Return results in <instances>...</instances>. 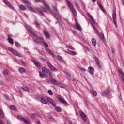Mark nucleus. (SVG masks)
<instances>
[{"label":"nucleus","instance_id":"nucleus-10","mask_svg":"<svg viewBox=\"0 0 124 124\" xmlns=\"http://www.w3.org/2000/svg\"><path fill=\"white\" fill-rule=\"evenodd\" d=\"M87 15L89 18H90V19L91 20L92 25L93 26V25H96V22H95V20H94L93 18V16H92V15H91V14H88Z\"/></svg>","mask_w":124,"mask_h":124},{"label":"nucleus","instance_id":"nucleus-52","mask_svg":"<svg viewBox=\"0 0 124 124\" xmlns=\"http://www.w3.org/2000/svg\"><path fill=\"white\" fill-rule=\"evenodd\" d=\"M49 54L50 55V56H52V57H54L55 56V54H54V53H53V52H52V51L50 52Z\"/></svg>","mask_w":124,"mask_h":124},{"label":"nucleus","instance_id":"nucleus-47","mask_svg":"<svg viewBox=\"0 0 124 124\" xmlns=\"http://www.w3.org/2000/svg\"><path fill=\"white\" fill-rule=\"evenodd\" d=\"M4 96L5 97H6V99H7V100H10V98H9V96H8V95L5 94Z\"/></svg>","mask_w":124,"mask_h":124},{"label":"nucleus","instance_id":"nucleus-51","mask_svg":"<svg viewBox=\"0 0 124 124\" xmlns=\"http://www.w3.org/2000/svg\"><path fill=\"white\" fill-rule=\"evenodd\" d=\"M75 4L76 7H77V8H80V6L78 4V3L76 2V1L75 2Z\"/></svg>","mask_w":124,"mask_h":124},{"label":"nucleus","instance_id":"nucleus-41","mask_svg":"<svg viewBox=\"0 0 124 124\" xmlns=\"http://www.w3.org/2000/svg\"><path fill=\"white\" fill-rule=\"evenodd\" d=\"M36 118V114L35 113H32L31 116V118L33 120H34Z\"/></svg>","mask_w":124,"mask_h":124},{"label":"nucleus","instance_id":"nucleus-34","mask_svg":"<svg viewBox=\"0 0 124 124\" xmlns=\"http://www.w3.org/2000/svg\"><path fill=\"white\" fill-rule=\"evenodd\" d=\"M91 92L94 95V96H96V95H97V93H96V91H95L94 90H91Z\"/></svg>","mask_w":124,"mask_h":124},{"label":"nucleus","instance_id":"nucleus-38","mask_svg":"<svg viewBox=\"0 0 124 124\" xmlns=\"http://www.w3.org/2000/svg\"><path fill=\"white\" fill-rule=\"evenodd\" d=\"M30 33L31 34V35H33V36H34V37H36L37 38V34H36L35 33L33 32V31H31V32H30Z\"/></svg>","mask_w":124,"mask_h":124},{"label":"nucleus","instance_id":"nucleus-32","mask_svg":"<svg viewBox=\"0 0 124 124\" xmlns=\"http://www.w3.org/2000/svg\"><path fill=\"white\" fill-rule=\"evenodd\" d=\"M57 58H58V60H59V61H60V62H62H62H64L63 60L62 59V57L61 56L58 55Z\"/></svg>","mask_w":124,"mask_h":124},{"label":"nucleus","instance_id":"nucleus-12","mask_svg":"<svg viewBox=\"0 0 124 124\" xmlns=\"http://www.w3.org/2000/svg\"><path fill=\"white\" fill-rule=\"evenodd\" d=\"M50 82L52 84H54V85H56V86H60V85H61V83H60L59 81H57V80L54 78L50 79Z\"/></svg>","mask_w":124,"mask_h":124},{"label":"nucleus","instance_id":"nucleus-19","mask_svg":"<svg viewBox=\"0 0 124 124\" xmlns=\"http://www.w3.org/2000/svg\"><path fill=\"white\" fill-rule=\"evenodd\" d=\"M74 28L77 30H78V31H81V25H80L77 22H76V25L74 26Z\"/></svg>","mask_w":124,"mask_h":124},{"label":"nucleus","instance_id":"nucleus-62","mask_svg":"<svg viewBox=\"0 0 124 124\" xmlns=\"http://www.w3.org/2000/svg\"><path fill=\"white\" fill-rule=\"evenodd\" d=\"M81 70H82V71H86V69L84 68H81Z\"/></svg>","mask_w":124,"mask_h":124},{"label":"nucleus","instance_id":"nucleus-36","mask_svg":"<svg viewBox=\"0 0 124 124\" xmlns=\"http://www.w3.org/2000/svg\"><path fill=\"white\" fill-rule=\"evenodd\" d=\"M15 44L16 47H17V48L21 47V45L18 42H15Z\"/></svg>","mask_w":124,"mask_h":124},{"label":"nucleus","instance_id":"nucleus-58","mask_svg":"<svg viewBox=\"0 0 124 124\" xmlns=\"http://www.w3.org/2000/svg\"><path fill=\"white\" fill-rule=\"evenodd\" d=\"M112 52L113 54H115V49L113 48V47L111 48Z\"/></svg>","mask_w":124,"mask_h":124},{"label":"nucleus","instance_id":"nucleus-9","mask_svg":"<svg viewBox=\"0 0 124 124\" xmlns=\"http://www.w3.org/2000/svg\"><path fill=\"white\" fill-rule=\"evenodd\" d=\"M3 2H4L5 4L7 5V6H8L9 8H11V9H12V10H15L14 7H13L10 3L8 2L7 0H3Z\"/></svg>","mask_w":124,"mask_h":124},{"label":"nucleus","instance_id":"nucleus-43","mask_svg":"<svg viewBox=\"0 0 124 124\" xmlns=\"http://www.w3.org/2000/svg\"><path fill=\"white\" fill-rule=\"evenodd\" d=\"M23 91H24L25 92H29V89L27 87H23L22 88Z\"/></svg>","mask_w":124,"mask_h":124},{"label":"nucleus","instance_id":"nucleus-6","mask_svg":"<svg viewBox=\"0 0 124 124\" xmlns=\"http://www.w3.org/2000/svg\"><path fill=\"white\" fill-rule=\"evenodd\" d=\"M34 42H36L37 44H40L41 42L43 43L44 39L41 37H37L36 39L34 40Z\"/></svg>","mask_w":124,"mask_h":124},{"label":"nucleus","instance_id":"nucleus-35","mask_svg":"<svg viewBox=\"0 0 124 124\" xmlns=\"http://www.w3.org/2000/svg\"><path fill=\"white\" fill-rule=\"evenodd\" d=\"M22 121L24 122L25 124H30V120H27L25 118H23Z\"/></svg>","mask_w":124,"mask_h":124},{"label":"nucleus","instance_id":"nucleus-16","mask_svg":"<svg viewBox=\"0 0 124 124\" xmlns=\"http://www.w3.org/2000/svg\"><path fill=\"white\" fill-rule=\"evenodd\" d=\"M65 52L67 53V54H69V55H71L72 56H75V55H77V53L74 51H72L69 49L65 50Z\"/></svg>","mask_w":124,"mask_h":124},{"label":"nucleus","instance_id":"nucleus-15","mask_svg":"<svg viewBox=\"0 0 124 124\" xmlns=\"http://www.w3.org/2000/svg\"><path fill=\"white\" fill-rule=\"evenodd\" d=\"M79 115L81 117L84 122H86V121H87V117H86V114H85L84 112H83L82 111H79Z\"/></svg>","mask_w":124,"mask_h":124},{"label":"nucleus","instance_id":"nucleus-26","mask_svg":"<svg viewBox=\"0 0 124 124\" xmlns=\"http://www.w3.org/2000/svg\"><path fill=\"white\" fill-rule=\"evenodd\" d=\"M98 6L100 7V9H101V10L103 12H105V10H104V8L103 7V6H102V5H101V3H98Z\"/></svg>","mask_w":124,"mask_h":124},{"label":"nucleus","instance_id":"nucleus-1","mask_svg":"<svg viewBox=\"0 0 124 124\" xmlns=\"http://www.w3.org/2000/svg\"><path fill=\"white\" fill-rule=\"evenodd\" d=\"M66 2L67 4V5L69 6L70 10L72 11L75 17H77V12L76 11V10L73 6V5H72L70 1H69V0H66Z\"/></svg>","mask_w":124,"mask_h":124},{"label":"nucleus","instance_id":"nucleus-64","mask_svg":"<svg viewBox=\"0 0 124 124\" xmlns=\"http://www.w3.org/2000/svg\"><path fill=\"white\" fill-rule=\"evenodd\" d=\"M68 123L69 124H72V122H71V121H69Z\"/></svg>","mask_w":124,"mask_h":124},{"label":"nucleus","instance_id":"nucleus-4","mask_svg":"<svg viewBox=\"0 0 124 124\" xmlns=\"http://www.w3.org/2000/svg\"><path fill=\"white\" fill-rule=\"evenodd\" d=\"M8 49V51H10V52H11V53H12L13 54H15V55L17 56V57H19L20 58H22L23 57V56H22L21 53H20L17 51H16V50L11 47H9Z\"/></svg>","mask_w":124,"mask_h":124},{"label":"nucleus","instance_id":"nucleus-56","mask_svg":"<svg viewBox=\"0 0 124 124\" xmlns=\"http://www.w3.org/2000/svg\"><path fill=\"white\" fill-rule=\"evenodd\" d=\"M46 52H47L48 53H49H49L51 52V50H50V49H49V48H46Z\"/></svg>","mask_w":124,"mask_h":124},{"label":"nucleus","instance_id":"nucleus-40","mask_svg":"<svg viewBox=\"0 0 124 124\" xmlns=\"http://www.w3.org/2000/svg\"><path fill=\"white\" fill-rule=\"evenodd\" d=\"M93 59L94 60H95L96 62H99V59H98V58H97V57H96V56L95 55L93 56Z\"/></svg>","mask_w":124,"mask_h":124},{"label":"nucleus","instance_id":"nucleus-17","mask_svg":"<svg viewBox=\"0 0 124 124\" xmlns=\"http://www.w3.org/2000/svg\"><path fill=\"white\" fill-rule=\"evenodd\" d=\"M39 99L40 102H41L42 103H43V104H48V102H47L46 100H45V98H44V97L43 96L40 97L39 98Z\"/></svg>","mask_w":124,"mask_h":124},{"label":"nucleus","instance_id":"nucleus-33","mask_svg":"<svg viewBox=\"0 0 124 124\" xmlns=\"http://www.w3.org/2000/svg\"><path fill=\"white\" fill-rule=\"evenodd\" d=\"M19 9L20 10H26V7L23 5H20L19 6Z\"/></svg>","mask_w":124,"mask_h":124},{"label":"nucleus","instance_id":"nucleus-18","mask_svg":"<svg viewBox=\"0 0 124 124\" xmlns=\"http://www.w3.org/2000/svg\"><path fill=\"white\" fill-rule=\"evenodd\" d=\"M43 32L45 35V36H46V37L47 38V39H50L51 38V36L50 35V34L48 33V32H47L46 31H44Z\"/></svg>","mask_w":124,"mask_h":124},{"label":"nucleus","instance_id":"nucleus-21","mask_svg":"<svg viewBox=\"0 0 124 124\" xmlns=\"http://www.w3.org/2000/svg\"><path fill=\"white\" fill-rule=\"evenodd\" d=\"M33 63L36 65L37 67H39V68H40V67H41V64H40V63L38 62L37 61L35 60L33 61Z\"/></svg>","mask_w":124,"mask_h":124},{"label":"nucleus","instance_id":"nucleus-50","mask_svg":"<svg viewBox=\"0 0 124 124\" xmlns=\"http://www.w3.org/2000/svg\"><path fill=\"white\" fill-rule=\"evenodd\" d=\"M66 47L67 48H69V49H71V50H74V48L73 47H72V46H70L67 45Z\"/></svg>","mask_w":124,"mask_h":124},{"label":"nucleus","instance_id":"nucleus-27","mask_svg":"<svg viewBox=\"0 0 124 124\" xmlns=\"http://www.w3.org/2000/svg\"><path fill=\"white\" fill-rule=\"evenodd\" d=\"M10 108L11 109V110H13V111H17V108H16V107L11 105L10 106Z\"/></svg>","mask_w":124,"mask_h":124},{"label":"nucleus","instance_id":"nucleus-37","mask_svg":"<svg viewBox=\"0 0 124 124\" xmlns=\"http://www.w3.org/2000/svg\"><path fill=\"white\" fill-rule=\"evenodd\" d=\"M24 3H26V4H29V5H31V2H29L28 0H21Z\"/></svg>","mask_w":124,"mask_h":124},{"label":"nucleus","instance_id":"nucleus-14","mask_svg":"<svg viewBox=\"0 0 124 124\" xmlns=\"http://www.w3.org/2000/svg\"><path fill=\"white\" fill-rule=\"evenodd\" d=\"M108 94H110V90L107 89L105 91L101 93V95L102 96H107Z\"/></svg>","mask_w":124,"mask_h":124},{"label":"nucleus","instance_id":"nucleus-28","mask_svg":"<svg viewBox=\"0 0 124 124\" xmlns=\"http://www.w3.org/2000/svg\"><path fill=\"white\" fill-rule=\"evenodd\" d=\"M92 42L93 46H96L97 43H96V40H95V39L94 38L92 39Z\"/></svg>","mask_w":124,"mask_h":124},{"label":"nucleus","instance_id":"nucleus-44","mask_svg":"<svg viewBox=\"0 0 124 124\" xmlns=\"http://www.w3.org/2000/svg\"><path fill=\"white\" fill-rule=\"evenodd\" d=\"M35 24L36 27H38L39 28H40V24H39L37 21H35Z\"/></svg>","mask_w":124,"mask_h":124},{"label":"nucleus","instance_id":"nucleus-25","mask_svg":"<svg viewBox=\"0 0 124 124\" xmlns=\"http://www.w3.org/2000/svg\"><path fill=\"white\" fill-rule=\"evenodd\" d=\"M55 110L56 111V112H62V108H61L60 107H56Z\"/></svg>","mask_w":124,"mask_h":124},{"label":"nucleus","instance_id":"nucleus-29","mask_svg":"<svg viewBox=\"0 0 124 124\" xmlns=\"http://www.w3.org/2000/svg\"><path fill=\"white\" fill-rule=\"evenodd\" d=\"M95 25H96V24H93V25H92V26L93 27V28L94 29V31L95 32V34H98V30H97L96 28H95Z\"/></svg>","mask_w":124,"mask_h":124},{"label":"nucleus","instance_id":"nucleus-8","mask_svg":"<svg viewBox=\"0 0 124 124\" xmlns=\"http://www.w3.org/2000/svg\"><path fill=\"white\" fill-rule=\"evenodd\" d=\"M46 100L48 101V102H49L50 104L53 106V107H56V102H54L53 100H52V98L50 97H47L46 98Z\"/></svg>","mask_w":124,"mask_h":124},{"label":"nucleus","instance_id":"nucleus-46","mask_svg":"<svg viewBox=\"0 0 124 124\" xmlns=\"http://www.w3.org/2000/svg\"><path fill=\"white\" fill-rule=\"evenodd\" d=\"M43 43L44 46H45V47H46V48H48V47H49V46L48 45V44H47V43H45V42H44V41Z\"/></svg>","mask_w":124,"mask_h":124},{"label":"nucleus","instance_id":"nucleus-59","mask_svg":"<svg viewBox=\"0 0 124 124\" xmlns=\"http://www.w3.org/2000/svg\"><path fill=\"white\" fill-rule=\"evenodd\" d=\"M37 124H41V123H40V121H39V120H37Z\"/></svg>","mask_w":124,"mask_h":124},{"label":"nucleus","instance_id":"nucleus-54","mask_svg":"<svg viewBox=\"0 0 124 124\" xmlns=\"http://www.w3.org/2000/svg\"><path fill=\"white\" fill-rule=\"evenodd\" d=\"M85 50H86V51H90V48H89V47H88L87 46H85Z\"/></svg>","mask_w":124,"mask_h":124},{"label":"nucleus","instance_id":"nucleus-42","mask_svg":"<svg viewBox=\"0 0 124 124\" xmlns=\"http://www.w3.org/2000/svg\"><path fill=\"white\" fill-rule=\"evenodd\" d=\"M25 28H26L27 31L30 32V33L31 32V31H31V29L30 28H29V26H28L27 25L25 26Z\"/></svg>","mask_w":124,"mask_h":124},{"label":"nucleus","instance_id":"nucleus-7","mask_svg":"<svg viewBox=\"0 0 124 124\" xmlns=\"http://www.w3.org/2000/svg\"><path fill=\"white\" fill-rule=\"evenodd\" d=\"M58 100L61 102V103H62L63 104H67V102H66L65 100H64V98H63V97L58 95Z\"/></svg>","mask_w":124,"mask_h":124},{"label":"nucleus","instance_id":"nucleus-57","mask_svg":"<svg viewBox=\"0 0 124 124\" xmlns=\"http://www.w3.org/2000/svg\"><path fill=\"white\" fill-rule=\"evenodd\" d=\"M48 119H49L50 120L53 119V117L52 116V115H48Z\"/></svg>","mask_w":124,"mask_h":124},{"label":"nucleus","instance_id":"nucleus-11","mask_svg":"<svg viewBox=\"0 0 124 124\" xmlns=\"http://www.w3.org/2000/svg\"><path fill=\"white\" fill-rule=\"evenodd\" d=\"M112 17L114 24L116 28H117L118 24H117V15L116 14V13H113Z\"/></svg>","mask_w":124,"mask_h":124},{"label":"nucleus","instance_id":"nucleus-63","mask_svg":"<svg viewBox=\"0 0 124 124\" xmlns=\"http://www.w3.org/2000/svg\"><path fill=\"white\" fill-rule=\"evenodd\" d=\"M0 85H3V82L1 81H0Z\"/></svg>","mask_w":124,"mask_h":124},{"label":"nucleus","instance_id":"nucleus-61","mask_svg":"<svg viewBox=\"0 0 124 124\" xmlns=\"http://www.w3.org/2000/svg\"><path fill=\"white\" fill-rule=\"evenodd\" d=\"M0 124H3V122H2V120H1V119H0Z\"/></svg>","mask_w":124,"mask_h":124},{"label":"nucleus","instance_id":"nucleus-48","mask_svg":"<svg viewBox=\"0 0 124 124\" xmlns=\"http://www.w3.org/2000/svg\"><path fill=\"white\" fill-rule=\"evenodd\" d=\"M39 75H40V77H42V78L45 77V75H44V74H43V73H42L40 72Z\"/></svg>","mask_w":124,"mask_h":124},{"label":"nucleus","instance_id":"nucleus-60","mask_svg":"<svg viewBox=\"0 0 124 124\" xmlns=\"http://www.w3.org/2000/svg\"><path fill=\"white\" fill-rule=\"evenodd\" d=\"M66 75H67L68 76H71V74H70L69 72H67V73H66Z\"/></svg>","mask_w":124,"mask_h":124},{"label":"nucleus","instance_id":"nucleus-39","mask_svg":"<svg viewBox=\"0 0 124 124\" xmlns=\"http://www.w3.org/2000/svg\"><path fill=\"white\" fill-rule=\"evenodd\" d=\"M3 73L5 75H8V73H9V71H8V70H7L5 69L3 71Z\"/></svg>","mask_w":124,"mask_h":124},{"label":"nucleus","instance_id":"nucleus-24","mask_svg":"<svg viewBox=\"0 0 124 124\" xmlns=\"http://www.w3.org/2000/svg\"><path fill=\"white\" fill-rule=\"evenodd\" d=\"M18 71L20 73H24V72H26V69L24 68L21 67L18 69Z\"/></svg>","mask_w":124,"mask_h":124},{"label":"nucleus","instance_id":"nucleus-5","mask_svg":"<svg viewBox=\"0 0 124 124\" xmlns=\"http://www.w3.org/2000/svg\"><path fill=\"white\" fill-rule=\"evenodd\" d=\"M37 9L38 11V12L41 14V15H44V13H46L47 12V9L43 7L41 8H37Z\"/></svg>","mask_w":124,"mask_h":124},{"label":"nucleus","instance_id":"nucleus-45","mask_svg":"<svg viewBox=\"0 0 124 124\" xmlns=\"http://www.w3.org/2000/svg\"><path fill=\"white\" fill-rule=\"evenodd\" d=\"M96 63L98 67H99V68H101V65H100V63H99V61H98V62H96Z\"/></svg>","mask_w":124,"mask_h":124},{"label":"nucleus","instance_id":"nucleus-55","mask_svg":"<svg viewBox=\"0 0 124 124\" xmlns=\"http://www.w3.org/2000/svg\"><path fill=\"white\" fill-rule=\"evenodd\" d=\"M53 8L54 10H55V11L57 12V7L53 6ZM57 13H58V12H57Z\"/></svg>","mask_w":124,"mask_h":124},{"label":"nucleus","instance_id":"nucleus-13","mask_svg":"<svg viewBox=\"0 0 124 124\" xmlns=\"http://www.w3.org/2000/svg\"><path fill=\"white\" fill-rule=\"evenodd\" d=\"M46 64L48 65V66L50 67L51 70H52V71H58V69H57V68H56L54 66H53V65H52V64H51L50 62H47Z\"/></svg>","mask_w":124,"mask_h":124},{"label":"nucleus","instance_id":"nucleus-22","mask_svg":"<svg viewBox=\"0 0 124 124\" xmlns=\"http://www.w3.org/2000/svg\"><path fill=\"white\" fill-rule=\"evenodd\" d=\"M89 69V72L90 74H93V71L94 70V69L93 67H89L88 68Z\"/></svg>","mask_w":124,"mask_h":124},{"label":"nucleus","instance_id":"nucleus-3","mask_svg":"<svg viewBox=\"0 0 124 124\" xmlns=\"http://www.w3.org/2000/svg\"><path fill=\"white\" fill-rule=\"evenodd\" d=\"M42 71L45 76H46L48 78H51V72H50V71H49L47 68L43 67L42 68Z\"/></svg>","mask_w":124,"mask_h":124},{"label":"nucleus","instance_id":"nucleus-53","mask_svg":"<svg viewBox=\"0 0 124 124\" xmlns=\"http://www.w3.org/2000/svg\"><path fill=\"white\" fill-rule=\"evenodd\" d=\"M17 119H18L19 120H22L23 121V119H24V118H22V117H21V116L18 115L17 116Z\"/></svg>","mask_w":124,"mask_h":124},{"label":"nucleus","instance_id":"nucleus-2","mask_svg":"<svg viewBox=\"0 0 124 124\" xmlns=\"http://www.w3.org/2000/svg\"><path fill=\"white\" fill-rule=\"evenodd\" d=\"M44 6L46 7V9H48V10H49V11H50L51 12V13H52V15L54 16V18H55V19L56 20H59V18H58V16L57 15L56 13L54 12V11H53V10H52L50 9V7L48 5V4H47V3L46 2H44Z\"/></svg>","mask_w":124,"mask_h":124},{"label":"nucleus","instance_id":"nucleus-30","mask_svg":"<svg viewBox=\"0 0 124 124\" xmlns=\"http://www.w3.org/2000/svg\"><path fill=\"white\" fill-rule=\"evenodd\" d=\"M29 8L31 10V11H32V12H34V13H36V12H37V11L36 10L33 9V8L31 7H29Z\"/></svg>","mask_w":124,"mask_h":124},{"label":"nucleus","instance_id":"nucleus-20","mask_svg":"<svg viewBox=\"0 0 124 124\" xmlns=\"http://www.w3.org/2000/svg\"><path fill=\"white\" fill-rule=\"evenodd\" d=\"M99 36L100 39L102 40L103 42H105V38L104 37V34H103V33H101L99 35Z\"/></svg>","mask_w":124,"mask_h":124},{"label":"nucleus","instance_id":"nucleus-49","mask_svg":"<svg viewBox=\"0 0 124 124\" xmlns=\"http://www.w3.org/2000/svg\"><path fill=\"white\" fill-rule=\"evenodd\" d=\"M48 93H49L50 95H53V92H52L51 90H48Z\"/></svg>","mask_w":124,"mask_h":124},{"label":"nucleus","instance_id":"nucleus-23","mask_svg":"<svg viewBox=\"0 0 124 124\" xmlns=\"http://www.w3.org/2000/svg\"><path fill=\"white\" fill-rule=\"evenodd\" d=\"M8 41L9 42V43L10 44H12V45H13L14 44V42H13V39H12L10 36H9L8 38Z\"/></svg>","mask_w":124,"mask_h":124},{"label":"nucleus","instance_id":"nucleus-31","mask_svg":"<svg viewBox=\"0 0 124 124\" xmlns=\"http://www.w3.org/2000/svg\"><path fill=\"white\" fill-rule=\"evenodd\" d=\"M0 118H4V113L1 109H0Z\"/></svg>","mask_w":124,"mask_h":124}]
</instances>
